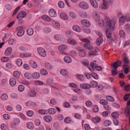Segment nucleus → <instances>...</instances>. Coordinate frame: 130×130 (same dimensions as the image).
Listing matches in <instances>:
<instances>
[{
  "label": "nucleus",
  "mask_w": 130,
  "mask_h": 130,
  "mask_svg": "<svg viewBox=\"0 0 130 130\" xmlns=\"http://www.w3.org/2000/svg\"><path fill=\"white\" fill-rule=\"evenodd\" d=\"M42 19L47 22H50L51 21V19L50 17L46 15H43L42 17Z\"/></svg>",
  "instance_id": "nucleus-35"
},
{
  "label": "nucleus",
  "mask_w": 130,
  "mask_h": 130,
  "mask_svg": "<svg viewBox=\"0 0 130 130\" xmlns=\"http://www.w3.org/2000/svg\"><path fill=\"white\" fill-rule=\"evenodd\" d=\"M13 76L14 77L18 78L20 76V74L17 71H15L13 72Z\"/></svg>",
  "instance_id": "nucleus-49"
},
{
  "label": "nucleus",
  "mask_w": 130,
  "mask_h": 130,
  "mask_svg": "<svg viewBox=\"0 0 130 130\" xmlns=\"http://www.w3.org/2000/svg\"><path fill=\"white\" fill-rule=\"evenodd\" d=\"M52 23L53 26L56 28H58L60 27V24L57 21H52Z\"/></svg>",
  "instance_id": "nucleus-18"
},
{
  "label": "nucleus",
  "mask_w": 130,
  "mask_h": 130,
  "mask_svg": "<svg viewBox=\"0 0 130 130\" xmlns=\"http://www.w3.org/2000/svg\"><path fill=\"white\" fill-rule=\"evenodd\" d=\"M81 40L83 42L86 43L84 44V46L85 48L88 49L91 51V52L88 54L89 56H91L96 55L95 52H97L99 51V50L98 48L92 47V46L89 44L90 42V41L87 39H81Z\"/></svg>",
  "instance_id": "nucleus-1"
},
{
  "label": "nucleus",
  "mask_w": 130,
  "mask_h": 130,
  "mask_svg": "<svg viewBox=\"0 0 130 130\" xmlns=\"http://www.w3.org/2000/svg\"><path fill=\"white\" fill-rule=\"evenodd\" d=\"M93 15L96 21H99L100 19V17L98 13L95 11L93 12Z\"/></svg>",
  "instance_id": "nucleus-27"
},
{
  "label": "nucleus",
  "mask_w": 130,
  "mask_h": 130,
  "mask_svg": "<svg viewBox=\"0 0 130 130\" xmlns=\"http://www.w3.org/2000/svg\"><path fill=\"white\" fill-rule=\"evenodd\" d=\"M119 35L120 37L122 38H124L125 36V34L124 31L120 30L119 31Z\"/></svg>",
  "instance_id": "nucleus-43"
},
{
  "label": "nucleus",
  "mask_w": 130,
  "mask_h": 130,
  "mask_svg": "<svg viewBox=\"0 0 130 130\" xmlns=\"http://www.w3.org/2000/svg\"><path fill=\"white\" fill-rule=\"evenodd\" d=\"M92 103L90 101H87L86 102V105L87 107H91L92 106Z\"/></svg>",
  "instance_id": "nucleus-57"
},
{
  "label": "nucleus",
  "mask_w": 130,
  "mask_h": 130,
  "mask_svg": "<svg viewBox=\"0 0 130 130\" xmlns=\"http://www.w3.org/2000/svg\"><path fill=\"white\" fill-rule=\"evenodd\" d=\"M124 29L127 32H130V25L128 24H126L124 26Z\"/></svg>",
  "instance_id": "nucleus-30"
},
{
  "label": "nucleus",
  "mask_w": 130,
  "mask_h": 130,
  "mask_svg": "<svg viewBox=\"0 0 130 130\" xmlns=\"http://www.w3.org/2000/svg\"><path fill=\"white\" fill-rule=\"evenodd\" d=\"M48 111L50 114L53 115L56 113V110L54 108H51L48 109Z\"/></svg>",
  "instance_id": "nucleus-24"
},
{
  "label": "nucleus",
  "mask_w": 130,
  "mask_h": 130,
  "mask_svg": "<svg viewBox=\"0 0 130 130\" xmlns=\"http://www.w3.org/2000/svg\"><path fill=\"white\" fill-rule=\"evenodd\" d=\"M93 111L95 112H97L99 111V108L97 105L93 106Z\"/></svg>",
  "instance_id": "nucleus-59"
},
{
  "label": "nucleus",
  "mask_w": 130,
  "mask_h": 130,
  "mask_svg": "<svg viewBox=\"0 0 130 130\" xmlns=\"http://www.w3.org/2000/svg\"><path fill=\"white\" fill-rule=\"evenodd\" d=\"M90 83L92 85V86L94 87H96L98 85L97 82L95 81H92L90 82Z\"/></svg>",
  "instance_id": "nucleus-55"
},
{
  "label": "nucleus",
  "mask_w": 130,
  "mask_h": 130,
  "mask_svg": "<svg viewBox=\"0 0 130 130\" xmlns=\"http://www.w3.org/2000/svg\"><path fill=\"white\" fill-rule=\"evenodd\" d=\"M60 17L62 19L67 20L68 19V17L66 14L64 12L61 13L60 15Z\"/></svg>",
  "instance_id": "nucleus-25"
},
{
  "label": "nucleus",
  "mask_w": 130,
  "mask_h": 130,
  "mask_svg": "<svg viewBox=\"0 0 130 130\" xmlns=\"http://www.w3.org/2000/svg\"><path fill=\"white\" fill-rule=\"evenodd\" d=\"M31 55V54L28 53H22L20 55V56L22 57H29Z\"/></svg>",
  "instance_id": "nucleus-33"
},
{
  "label": "nucleus",
  "mask_w": 130,
  "mask_h": 130,
  "mask_svg": "<svg viewBox=\"0 0 130 130\" xmlns=\"http://www.w3.org/2000/svg\"><path fill=\"white\" fill-rule=\"evenodd\" d=\"M111 124V122L109 120H107L105 121L104 122V125L105 126H108Z\"/></svg>",
  "instance_id": "nucleus-40"
},
{
  "label": "nucleus",
  "mask_w": 130,
  "mask_h": 130,
  "mask_svg": "<svg viewBox=\"0 0 130 130\" xmlns=\"http://www.w3.org/2000/svg\"><path fill=\"white\" fill-rule=\"evenodd\" d=\"M130 106V99L128 101L126 104L127 107L125 108V113L127 116H129L130 115V107L128 106Z\"/></svg>",
  "instance_id": "nucleus-8"
},
{
  "label": "nucleus",
  "mask_w": 130,
  "mask_h": 130,
  "mask_svg": "<svg viewBox=\"0 0 130 130\" xmlns=\"http://www.w3.org/2000/svg\"><path fill=\"white\" fill-rule=\"evenodd\" d=\"M104 22L103 20H101L99 21L98 22L99 25L100 27H102L104 25Z\"/></svg>",
  "instance_id": "nucleus-54"
},
{
  "label": "nucleus",
  "mask_w": 130,
  "mask_h": 130,
  "mask_svg": "<svg viewBox=\"0 0 130 130\" xmlns=\"http://www.w3.org/2000/svg\"><path fill=\"white\" fill-rule=\"evenodd\" d=\"M34 115L33 112L31 110H29L27 111V116L29 117H32Z\"/></svg>",
  "instance_id": "nucleus-51"
},
{
  "label": "nucleus",
  "mask_w": 130,
  "mask_h": 130,
  "mask_svg": "<svg viewBox=\"0 0 130 130\" xmlns=\"http://www.w3.org/2000/svg\"><path fill=\"white\" fill-rule=\"evenodd\" d=\"M106 34L107 36V38L108 39V41L109 43H111V42L112 40L111 39V32H110L108 29H106Z\"/></svg>",
  "instance_id": "nucleus-13"
},
{
  "label": "nucleus",
  "mask_w": 130,
  "mask_h": 130,
  "mask_svg": "<svg viewBox=\"0 0 130 130\" xmlns=\"http://www.w3.org/2000/svg\"><path fill=\"white\" fill-rule=\"evenodd\" d=\"M28 95L30 97H35L36 95V93L34 91H30L28 93Z\"/></svg>",
  "instance_id": "nucleus-42"
},
{
  "label": "nucleus",
  "mask_w": 130,
  "mask_h": 130,
  "mask_svg": "<svg viewBox=\"0 0 130 130\" xmlns=\"http://www.w3.org/2000/svg\"><path fill=\"white\" fill-rule=\"evenodd\" d=\"M51 29L48 27H44L43 29V32L45 34H48L51 31Z\"/></svg>",
  "instance_id": "nucleus-26"
},
{
  "label": "nucleus",
  "mask_w": 130,
  "mask_h": 130,
  "mask_svg": "<svg viewBox=\"0 0 130 130\" xmlns=\"http://www.w3.org/2000/svg\"><path fill=\"white\" fill-rule=\"evenodd\" d=\"M89 70L93 72L94 71V66H86Z\"/></svg>",
  "instance_id": "nucleus-62"
},
{
  "label": "nucleus",
  "mask_w": 130,
  "mask_h": 130,
  "mask_svg": "<svg viewBox=\"0 0 130 130\" xmlns=\"http://www.w3.org/2000/svg\"><path fill=\"white\" fill-rule=\"evenodd\" d=\"M101 120V119L98 117L93 118L92 119V121L94 123H98Z\"/></svg>",
  "instance_id": "nucleus-32"
},
{
  "label": "nucleus",
  "mask_w": 130,
  "mask_h": 130,
  "mask_svg": "<svg viewBox=\"0 0 130 130\" xmlns=\"http://www.w3.org/2000/svg\"><path fill=\"white\" fill-rule=\"evenodd\" d=\"M80 87L83 89H89L90 88L91 86L88 84L83 83L80 85Z\"/></svg>",
  "instance_id": "nucleus-12"
},
{
  "label": "nucleus",
  "mask_w": 130,
  "mask_h": 130,
  "mask_svg": "<svg viewBox=\"0 0 130 130\" xmlns=\"http://www.w3.org/2000/svg\"><path fill=\"white\" fill-rule=\"evenodd\" d=\"M129 99H130V95L129 94H125L123 97V99L125 101H126Z\"/></svg>",
  "instance_id": "nucleus-56"
},
{
  "label": "nucleus",
  "mask_w": 130,
  "mask_h": 130,
  "mask_svg": "<svg viewBox=\"0 0 130 130\" xmlns=\"http://www.w3.org/2000/svg\"><path fill=\"white\" fill-rule=\"evenodd\" d=\"M38 113L41 114H47V110L44 109H40L38 110Z\"/></svg>",
  "instance_id": "nucleus-45"
},
{
  "label": "nucleus",
  "mask_w": 130,
  "mask_h": 130,
  "mask_svg": "<svg viewBox=\"0 0 130 130\" xmlns=\"http://www.w3.org/2000/svg\"><path fill=\"white\" fill-rule=\"evenodd\" d=\"M26 13L24 11H22L18 13L17 17V19H19V21H22L21 19L24 18L26 15Z\"/></svg>",
  "instance_id": "nucleus-7"
},
{
  "label": "nucleus",
  "mask_w": 130,
  "mask_h": 130,
  "mask_svg": "<svg viewBox=\"0 0 130 130\" xmlns=\"http://www.w3.org/2000/svg\"><path fill=\"white\" fill-rule=\"evenodd\" d=\"M69 15L73 19H74L76 17V15L73 12H71L69 13Z\"/></svg>",
  "instance_id": "nucleus-60"
},
{
  "label": "nucleus",
  "mask_w": 130,
  "mask_h": 130,
  "mask_svg": "<svg viewBox=\"0 0 130 130\" xmlns=\"http://www.w3.org/2000/svg\"><path fill=\"white\" fill-rule=\"evenodd\" d=\"M16 63L17 65H22L23 63V61L21 59H18L16 60Z\"/></svg>",
  "instance_id": "nucleus-50"
},
{
  "label": "nucleus",
  "mask_w": 130,
  "mask_h": 130,
  "mask_svg": "<svg viewBox=\"0 0 130 130\" xmlns=\"http://www.w3.org/2000/svg\"><path fill=\"white\" fill-rule=\"evenodd\" d=\"M7 82V80L6 79H3L1 82V85L2 86L5 85Z\"/></svg>",
  "instance_id": "nucleus-64"
},
{
  "label": "nucleus",
  "mask_w": 130,
  "mask_h": 130,
  "mask_svg": "<svg viewBox=\"0 0 130 130\" xmlns=\"http://www.w3.org/2000/svg\"><path fill=\"white\" fill-rule=\"evenodd\" d=\"M113 69L111 70V75L112 76H115L118 73L117 68L119 66H112Z\"/></svg>",
  "instance_id": "nucleus-9"
},
{
  "label": "nucleus",
  "mask_w": 130,
  "mask_h": 130,
  "mask_svg": "<svg viewBox=\"0 0 130 130\" xmlns=\"http://www.w3.org/2000/svg\"><path fill=\"white\" fill-rule=\"evenodd\" d=\"M103 41V39L101 37H99L96 40V43L98 45H100Z\"/></svg>",
  "instance_id": "nucleus-41"
},
{
  "label": "nucleus",
  "mask_w": 130,
  "mask_h": 130,
  "mask_svg": "<svg viewBox=\"0 0 130 130\" xmlns=\"http://www.w3.org/2000/svg\"><path fill=\"white\" fill-rule=\"evenodd\" d=\"M13 122L16 125L19 124L20 122V119L19 118H14L13 120Z\"/></svg>",
  "instance_id": "nucleus-36"
},
{
  "label": "nucleus",
  "mask_w": 130,
  "mask_h": 130,
  "mask_svg": "<svg viewBox=\"0 0 130 130\" xmlns=\"http://www.w3.org/2000/svg\"><path fill=\"white\" fill-rule=\"evenodd\" d=\"M37 51L39 55L41 56L44 57L46 56V53L45 51L43 48H38L37 49Z\"/></svg>",
  "instance_id": "nucleus-6"
},
{
  "label": "nucleus",
  "mask_w": 130,
  "mask_h": 130,
  "mask_svg": "<svg viewBox=\"0 0 130 130\" xmlns=\"http://www.w3.org/2000/svg\"><path fill=\"white\" fill-rule=\"evenodd\" d=\"M43 119L46 122H49L52 121V118L51 116L46 115L44 117Z\"/></svg>",
  "instance_id": "nucleus-20"
},
{
  "label": "nucleus",
  "mask_w": 130,
  "mask_h": 130,
  "mask_svg": "<svg viewBox=\"0 0 130 130\" xmlns=\"http://www.w3.org/2000/svg\"><path fill=\"white\" fill-rule=\"evenodd\" d=\"M49 15L52 17H55L57 16V13L55 10L53 9H51L49 10Z\"/></svg>",
  "instance_id": "nucleus-10"
},
{
  "label": "nucleus",
  "mask_w": 130,
  "mask_h": 130,
  "mask_svg": "<svg viewBox=\"0 0 130 130\" xmlns=\"http://www.w3.org/2000/svg\"><path fill=\"white\" fill-rule=\"evenodd\" d=\"M125 22V16H122L120 17L119 19V24L120 25H123Z\"/></svg>",
  "instance_id": "nucleus-15"
},
{
  "label": "nucleus",
  "mask_w": 130,
  "mask_h": 130,
  "mask_svg": "<svg viewBox=\"0 0 130 130\" xmlns=\"http://www.w3.org/2000/svg\"><path fill=\"white\" fill-rule=\"evenodd\" d=\"M112 117L114 119H116L119 116V114L118 112H115L112 113L111 114Z\"/></svg>",
  "instance_id": "nucleus-44"
},
{
  "label": "nucleus",
  "mask_w": 130,
  "mask_h": 130,
  "mask_svg": "<svg viewBox=\"0 0 130 130\" xmlns=\"http://www.w3.org/2000/svg\"><path fill=\"white\" fill-rule=\"evenodd\" d=\"M26 105L27 106H31L34 107H36L37 106L35 103L30 101H28L26 103Z\"/></svg>",
  "instance_id": "nucleus-11"
},
{
  "label": "nucleus",
  "mask_w": 130,
  "mask_h": 130,
  "mask_svg": "<svg viewBox=\"0 0 130 130\" xmlns=\"http://www.w3.org/2000/svg\"><path fill=\"white\" fill-rule=\"evenodd\" d=\"M27 126L28 128L31 129L33 128V124L32 122H29L27 124Z\"/></svg>",
  "instance_id": "nucleus-58"
},
{
  "label": "nucleus",
  "mask_w": 130,
  "mask_h": 130,
  "mask_svg": "<svg viewBox=\"0 0 130 130\" xmlns=\"http://www.w3.org/2000/svg\"><path fill=\"white\" fill-rule=\"evenodd\" d=\"M40 73L42 75H46L47 74L48 72L45 69H42L40 70Z\"/></svg>",
  "instance_id": "nucleus-48"
},
{
  "label": "nucleus",
  "mask_w": 130,
  "mask_h": 130,
  "mask_svg": "<svg viewBox=\"0 0 130 130\" xmlns=\"http://www.w3.org/2000/svg\"><path fill=\"white\" fill-rule=\"evenodd\" d=\"M68 43L72 45H76L77 44V42L76 40L72 38H70L67 40Z\"/></svg>",
  "instance_id": "nucleus-17"
},
{
  "label": "nucleus",
  "mask_w": 130,
  "mask_h": 130,
  "mask_svg": "<svg viewBox=\"0 0 130 130\" xmlns=\"http://www.w3.org/2000/svg\"><path fill=\"white\" fill-rule=\"evenodd\" d=\"M40 74L37 72H35L33 73L32 74V78L35 79H37L40 77Z\"/></svg>",
  "instance_id": "nucleus-23"
},
{
  "label": "nucleus",
  "mask_w": 130,
  "mask_h": 130,
  "mask_svg": "<svg viewBox=\"0 0 130 130\" xmlns=\"http://www.w3.org/2000/svg\"><path fill=\"white\" fill-rule=\"evenodd\" d=\"M1 99L3 101H5L7 100L8 97L7 94L5 93L3 94L1 96Z\"/></svg>",
  "instance_id": "nucleus-37"
},
{
  "label": "nucleus",
  "mask_w": 130,
  "mask_h": 130,
  "mask_svg": "<svg viewBox=\"0 0 130 130\" xmlns=\"http://www.w3.org/2000/svg\"><path fill=\"white\" fill-rule=\"evenodd\" d=\"M68 48L67 46L65 44H62L60 45L58 47V50L60 53L63 54L64 55H68V53H66L65 51Z\"/></svg>",
  "instance_id": "nucleus-4"
},
{
  "label": "nucleus",
  "mask_w": 130,
  "mask_h": 130,
  "mask_svg": "<svg viewBox=\"0 0 130 130\" xmlns=\"http://www.w3.org/2000/svg\"><path fill=\"white\" fill-rule=\"evenodd\" d=\"M81 23L83 25L87 27H89L91 25L89 21L86 20H82Z\"/></svg>",
  "instance_id": "nucleus-16"
},
{
  "label": "nucleus",
  "mask_w": 130,
  "mask_h": 130,
  "mask_svg": "<svg viewBox=\"0 0 130 130\" xmlns=\"http://www.w3.org/2000/svg\"><path fill=\"white\" fill-rule=\"evenodd\" d=\"M54 38L57 40L61 41L62 39V36L59 35H56L54 36Z\"/></svg>",
  "instance_id": "nucleus-39"
},
{
  "label": "nucleus",
  "mask_w": 130,
  "mask_h": 130,
  "mask_svg": "<svg viewBox=\"0 0 130 130\" xmlns=\"http://www.w3.org/2000/svg\"><path fill=\"white\" fill-rule=\"evenodd\" d=\"M25 88V87L23 85H20L18 87V89L19 91L20 92L23 91Z\"/></svg>",
  "instance_id": "nucleus-47"
},
{
  "label": "nucleus",
  "mask_w": 130,
  "mask_h": 130,
  "mask_svg": "<svg viewBox=\"0 0 130 130\" xmlns=\"http://www.w3.org/2000/svg\"><path fill=\"white\" fill-rule=\"evenodd\" d=\"M58 4L59 7L61 8H63L64 6V3L61 1H59L58 3Z\"/></svg>",
  "instance_id": "nucleus-63"
},
{
  "label": "nucleus",
  "mask_w": 130,
  "mask_h": 130,
  "mask_svg": "<svg viewBox=\"0 0 130 130\" xmlns=\"http://www.w3.org/2000/svg\"><path fill=\"white\" fill-rule=\"evenodd\" d=\"M12 51V48L11 47L7 48L5 51V54L6 56H8L10 54Z\"/></svg>",
  "instance_id": "nucleus-19"
},
{
  "label": "nucleus",
  "mask_w": 130,
  "mask_h": 130,
  "mask_svg": "<svg viewBox=\"0 0 130 130\" xmlns=\"http://www.w3.org/2000/svg\"><path fill=\"white\" fill-rule=\"evenodd\" d=\"M60 74L63 76H67L68 75V72L65 69H62L60 71Z\"/></svg>",
  "instance_id": "nucleus-38"
},
{
  "label": "nucleus",
  "mask_w": 130,
  "mask_h": 130,
  "mask_svg": "<svg viewBox=\"0 0 130 130\" xmlns=\"http://www.w3.org/2000/svg\"><path fill=\"white\" fill-rule=\"evenodd\" d=\"M25 77L28 79H31L32 78V75L29 73H26L24 74Z\"/></svg>",
  "instance_id": "nucleus-34"
},
{
  "label": "nucleus",
  "mask_w": 130,
  "mask_h": 130,
  "mask_svg": "<svg viewBox=\"0 0 130 130\" xmlns=\"http://www.w3.org/2000/svg\"><path fill=\"white\" fill-rule=\"evenodd\" d=\"M9 83L11 86H14L16 84V80L14 78H11L9 80Z\"/></svg>",
  "instance_id": "nucleus-21"
},
{
  "label": "nucleus",
  "mask_w": 130,
  "mask_h": 130,
  "mask_svg": "<svg viewBox=\"0 0 130 130\" xmlns=\"http://www.w3.org/2000/svg\"><path fill=\"white\" fill-rule=\"evenodd\" d=\"M89 2L93 7L95 8H98V3L96 0H89Z\"/></svg>",
  "instance_id": "nucleus-14"
},
{
  "label": "nucleus",
  "mask_w": 130,
  "mask_h": 130,
  "mask_svg": "<svg viewBox=\"0 0 130 130\" xmlns=\"http://www.w3.org/2000/svg\"><path fill=\"white\" fill-rule=\"evenodd\" d=\"M79 50L78 54L79 56L82 57H84L86 55L85 51L83 49H80Z\"/></svg>",
  "instance_id": "nucleus-22"
},
{
  "label": "nucleus",
  "mask_w": 130,
  "mask_h": 130,
  "mask_svg": "<svg viewBox=\"0 0 130 130\" xmlns=\"http://www.w3.org/2000/svg\"><path fill=\"white\" fill-rule=\"evenodd\" d=\"M112 2V0H109L108 1L107 0H103L102 3L100 7L102 9H107L109 7V5H111Z\"/></svg>",
  "instance_id": "nucleus-3"
},
{
  "label": "nucleus",
  "mask_w": 130,
  "mask_h": 130,
  "mask_svg": "<svg viewBox=\"0 0 130 130\" xmlns=\"http://www.w3.org/2000/svg\"><path fill=\"white\" fill-rule=\"evenodd\" d=\"M123 61L125 64H128L130 62L129 59L127 57H124L123 58Z\"/></svg>",
  "instance_id": "nucleus-52"
},
{
  "label": "nucleus",
  "mask_w": 130,
  "mask_h": 130,
  "mask_svg": "<svg viewBox=\"0 0 130 130\" xmlns=\"http://www.w3.org/2000/svg\"><path fill=\"white\" fill-rule=\"evenodd\" d=\"M74 31L77 32H79L81 30L80 28L77 25H74L72 27Z\"/></svg>",
  "instance_id": "nucleus-31"
},
{
  "label": "nucleus",
  "mask_w": 130,
  "mask_h": 130,
  "mask_svg": "<svg viewBox=\"0 0 130 130\" xmlns=\"http://www.w3.org/2000/svg\"><path fill=\"white\" fill-rule=\"evenodd\" d=\"M76 76L80 80L83 81L84 80V77L83 75L79 74H77Z\"/></svg>",
  "instance_id": "nucleus-46"
},
{
  "label": "nucleus",
  "mask_w": 130,
  "mask_h": 130,
  "mask_svg": "<svg viewBox=\"0 0 130 130\" xmlns=\"http://www.w3.org/2000/svg\"><path fill=\"white\" fill-rule=\"evenodd\" d=\"M81 62L84 65H88L89 62L87 59H83L81 61Z\"/></svg>",
  "instance_id": "nucleus-61"
},
{
  "label": "nucleus",
  "mask_w": 130,
  "mask_h": 130,
  "mask_svg": "<svg viewBox=\"0 0 130 130\" xmlns=\"http://www.w3.org/2000/svg\"><path fill=\"white\" fill-rule=\"evenodd\" d=\"M106 26L112 31H113L115 29V21L110 19L109 18L106 19Z\"/></svg>",
  "instance_id": "nucleus-2"
},
{
  "label": "nucleus",
  "mask_w": 130,
  "mask_h": 130,
  "mask_svg": "<svg viewBox=\"0 0 130 130\" xmlns=\"http://www.w3.org/2000/svg\"><path fill=\"white\" fill-rule=\"evenodd\" d=\"M79 5L80 7L84 9H87L89 7L88 4L85 2H80L79 4Z\"/></svg>",
  "instance_id": "nucleus-5"
},
{
  "label": "nucleus",
  "mask_w": 130,
  "mask_h": 130,
  "mask_svg": "<svg viewBox=\"0 0 130 130\" xmlns=\"http://www.w3.org/2000/svg\"><path fill=\"white\" fill-rule=\"evenodd\" d=\"M106 98L107 99L108 101L111 102H113L115 101L114 99L112 96H109L108 95L106 97Z\"/></svg>",
  "instance_id": "nucleus-53"
},
{
  "label": "nucleus",
  "mask_w": 130,
  "mask_h": 130,
  "mask_svg": "<svg viewBox=\"0 0 130 130\" xmlns=\"http://www.w3.org/2000/svg\"><path fill=\"white\" fill-rule=\"evenodd\" d=\"M64 60L67 63H69L72 61V59L71 57L68 56H66L64 58Z\"/></svg>",
  "instance_id": "nucleus-29"
},
{
  "label": "nucleus",
  "mask_w": 130,
  "mask_h": 130,
  "mask_svg": "<svg viewBox=\"0 0 130 130\" xmlns=\"http://www.w3.org/2000/svg\"><path fill=\"white\" fill-rule=\"evenodd\" d=\"M26 32L28 35L31 36L34 33V30L32 28L30 27L27 29Z\"/></svg>",
  "instance_id": "nucleus-28"
}]
</instances>
